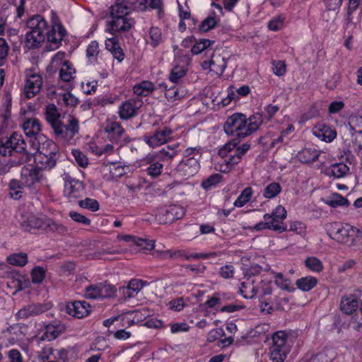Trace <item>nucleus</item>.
Instances as JSON below:
<instances>
[{"mask_svg":"<svg viewBox=\"0 0 362 362\" xmlns=\"http://www.w3.org/2000/svg\"><path fill=\"white\" fill-rule=\"evenodd\" d=\"M22 155L20 163H26L31 160L37 152L51 155H58L59 148L57 144L45 135H40L37 140H29L27 144L22 134L13 132L6 141H0V155L10 156L13 153Z\"/></svg>","mask_w":362,"mask_h":362,"instance_id":"obj_1","label":"nucleus"},{"mask_svg":"<svg viewBox=\"0 0 362 362\" xmlns=\"http://www.w3.org/2000/svg\"><path fill=\"white\" fill-rule=\"evenodd\" d=\"M262 123V117L259 114L247 118L244 114L234 113L227 118L223 129L226 134L242 139L256 132Z\"/></svg>","mask_w":362,"mask_h":362,"instance_id":"obj_2","label":"nucleus"},{"mask_svg":"<svg viewBox=\"0 0 362 362\" xmlns=\"http://www.w3.org/2000/svg\"><path fill=\"white\" fill-rule=\"evenodd\" d=\"M323 228L330 238L347 245H353L356 238L362 236L361 230L348 223L326 222Z\"/></svg>","mask_w":362,"mask_h":362,"instance_id":"obj_3","label":"nucleus"},{"mask_svg":"<svg viewBox=\"0 0 362 362\" xmlns=\"http://www.w3.org/2000/svg\"><path fill=\"white\" fill-rule=\"evenodd\" d=\"M286 216L287 211L286 209L281 205H278L271 214H265L263 216V221L250 227V230L252 232L266 229L280 233L284 232L286 230V226L283 221Z\"/></svg>","mask_w":362,"mask_h":362,"instance_id":"obj_4","label":"nucleus"},{"mask_svg":"<svg viewBox=\"0 0 362 362\" xmlns=\"http://www.w3.org/2000/svg\"><path fill=\"white\" fill-rule=\"evenodd\" d=\"M250 145L243 144L238 146L234 141L228 142L219 150V155L224 158L225 165H221V170L226 172L230 170L235 165L238 163L243 156L250 149Z\"/></svg>","mask_w":362,"mask_h":362,"instance_id":"obj_5","label":"nucleus"},{"mask_svg":"<svg viewBox=\"0 0 362 362\" xmlns=\"http://www.w3.org/2000/svg\"><path fill=\"white\" fill-rule=\"evenodd\" d=\"M291 351L287 342V334L282 331L274 333L269 347L268 356L272 362H284Z\"/></svg>","mask_w":362,"mask_h":362,"instance_id":"obj_6","label":"nucleus"},{"mask_svg":"<svg viewBox=\"0 0 362 362\" xmlns=\"http://www.w3.org/2000/svg\"><path fill=\"white\" fill-rule=\"evenodd\" d=\"M52 131L57 140L71 144L74 141V137L78 134L79 122L76 117L70 116L66 123L61 121Z\"/></svg>","mask_w":362,"mask_h":362,"instance_id":"obj_7","label":"nucleus"},{"mask_svg":"<svg viewBox=\"0 0 362 362\" xmlns=\"http://www.w3.org/2000/svg\"><path fill=\"white\" fill-rule=\"evenodd\" d=\"M42 175L37 168H23L21 173V180L23 185L35 194L38 189V184L42 179Z\"/></svg>","mask_w":362,"mask_h":362,"instance_id":"obj_8","label":"nucleus"},{"mask_svg":"<svg viewBox=\"0 0 362 362\" xmlns=\"http://www.w3.org/2000/svg\"><path fill=\"white\" fill-rule=\"evenodd\" d=\"M143 105L139 98H131L123 101L118 107L117 114L122 120H128L136 117Z\"/></svg>","mask_w":362,"mask_h":362,"instance_id":"obj_9","label":"nucleus"},{"mask_svg":"<svg viewBox=\"0 0 362 362\" xmlns=\"http://www.w3.org/2000/svg\"><path fill=\"white\" fill-rule=\"evenodd\" d=\"M200 168L198 158L195 156H190V154L186 155L177 165L176 168L177 173L184 177L189 178L197 173Z\"/></svg>","mask_w":362,"mask_h":362,"instance_id":"obj_10","label":"nucleus"},{"mask_svg":"<svg viewBox=\"0 0 362 362\" xmlns=\"http://www.w3.org/2000/svg\"><path fill=\"white\" fill-rule=\"evenodd\" d=\"M85 185L83 182L68 177L65 180L64 193L70 202H75L83 197Z\"/></svg>","mask_w":362,"mask_h":362,"instance_id":"obj_11","label":"nucleus"},{"mask_svg":"<svg viewBox=\"0 0 362 362\" xmlns=\"http://www.w3.org/2000/svg\"><path fill=\"white\" fill-rule=\"evenodd\" d=\"M114 292L112 286L100 283L88 286L86 288L85 296L89 299H99L111 297Z\"/></svg>","mask_w":362,"mask_h":362,"instance_id":"obj_12","label":"nucleus"},{"mask_svg":"<svg viewBox=\"0 0 362 362\" xmlns=\"http://www.w3.org/2000/svg\"><path fill=\"white\" fill-rule=\"evenodd\" d=\"M50 306L47 303L30 304L23 307L16 314L17 320H25L31 317L40 315L47 310Z\"/></svg>","mask_w":362,"mask_h":362,"instance_id":"obj_13","label":"nucleus"},{"mask_svg":"<svg viewBox=\"0 0 362 362\" xmlns=\"http://www.w3.org/2000/svg\"><path fill=\"white\" fill-rule=\"evenodd\" d=\"M42 78L37 74H27L24 86V95L27 98H32L37 95L42 87Z\"/></svg>","mask_w":362,"mask_h":362,"instance_id":"obj_14","label":"nucleus"},{"mask_svg":"<svg viewBox=\"0 0 362 362\" xmlns=\"http://www.w3.org/2000/svg\"><path fill=\"white\" fill-rule=\"evenodd\" d=\"M20 223L21 227L25 231H30L33 229L44 228L49 225V223H45L43 218L30 213L22 214Z\"/></svg>","mask_w":362,"mask_h":362,"instance_id":"obj_15","label":"nucleus"},{"mask_svg":"<svg viewBox=\"0 0 362 362\" xmlns=\"http://www.w3.org/2000/svg\"><path fill=\"white\" fill-rule=\"evenodd\" d=\"M104 132L107 139L113 144H119L124 134V129L121 124L115 121H107Z\"/></svg>","mask_w":362,"mask_h":362,"instance_id":"obj_16","label":"nucleus"},{"mask_svg":"<svg viewBox=\"0 0 362 362\" xmlns=\"http://www.w3.org/2000/svg\"><path fill=\"white\" fill-rule=\"evenodd\" d=\"M227 62L225 56L220 54H214L209 61H204L202 67L204 69H209L210 71L216 74H222L226 67Z\"/></svg>","mask_w":362,"mask_h":362,"instance_id":"obj_17","label":"nucleus"},{"mask_svg":"<svg viewBox=\"0 0 362 362\" xmlns=\"http://www.w3.org/2000/svg\"><path fill=\"white\" fill-rule=\"evenodd\" d=\"M90 305L86 301H74L68 303L66 306V313L74 317L83 318L90 313Z\"/></svg>","mask_w":362,"mask_h":362,"instance_id":"obj_18","label":"nucleus"},{"mask_svg":"<svg viewBox=\"0 0 362 362\" xmlns=\"http://www.w3.org/2000/svg\"><path fill=\"white\" fill-rule=\"evenodd\" d=\"M36 166L39 171L41 170H50L56 165L58 155L46 154L43 153L37 152L33 155Z\"/></svg>","mask_w":362,"mask_h":362,"instance_id":"obj_19","label":"nucleus"},{"mask_svg":"<svg viewBox=\"0 0 362 362\" xmlns=\"http://www.w3.org/2000/svg\"><path fill=\"white\" fill-rule=\"evenodd\" d=\"M313 134L320 140L327 143L332 142L337 136V132L330 126L320 123L313 129Z\"/></svg>","mask_w":362,"mask_h":362,"instance_id":"obj_20","label":"nucleus"},{"mask_svg":"<svg viewBox=\"0 0 362 362\" xmlns=\"http://www.w3.org/2000/svg\"><path fill=\"white\" fill-rule=\"evenodd\" d=\"M23 129L26 136L30 138V140H37V137L40 135H43L41 133V124L36 118H30L26 119L22 124Z\"/></svg>","mask_w":362,"mask_h":362,"instance_id":"obj_21","label":"nucleus"},{"mask_svg":"<svg viewBox=\"0 0 362 362\" xmlns=\"http://www.w3.org/2000/svg\"><path fill=\"white\" fill-rule=\"evenodd\" d=\"M258 281H256L255 277H250L243 281L240 284L239 291L240 295L247 299H251L257 296V285Z\"/></svg>","mask_w":362,"mask_h":362,"instance_id":"obj_22","label":"nucleus"},{"mask_svg":"<svg viewBox=\"0 0 362 362\" xmlns=\"http://www.w3.org/2000/svg\"><path fill=\"white\" fill-rule=\"evenodd\" d=\"M112 20L108 22L110 29L115 32L128 31L134 24V21L127 17H113Z\"/></svg>","mask_w":362,"mask_h":362,"instance_id":"obj_23","label":"nucleus"},{"mask_svg":"<svg viewBox=\"0 0 362 362\" xmlns=\"http://www.w3.org/2000/svg\"><path fill=\"white\" fill-rule=\"evenodd\" d=\"M143 287L144 282L141 280L134 279L126 286L121 288L119 291L125 299H129L136 296Z\"/></svg>","mask_w":362,"mask_h":362,"instance_id":"obj_24","label":"nucleus"},{"mask_svg":"<svg viewBox=\"0 0 362 362\" xmlns=\"http://www.w3.org/2000/svg\"><path fill=\"white\" fill-rule=\"evenodd\" d=\"M76 74V71L74 67V65L70 62L69 63H65L59 69V81L68 83L69 88H72L74 85L71 82L75 79Z\"/></svg>","mask_w":362,"mask_h":362,"instance_id":"obj_25","label":"nucleus"},{"mask_svg":"<svg viewBox=\"0 0 362 362\" xmlns=\"http://www.w3.org/2000/svg\"><path fill=\"white\" fill-rule=\"evenodd\" d=\"M185 214L183 206L177 204L169 206L163 215V223H170L175 220L182 218Z\"/></svg>","mask_w":362,"mask_h":362,"instance_id":"obj_26","label":"nucleus"},{"mask_svg":"<svg viewBox=\"0 0 362 362\" xmlns=\"http://www.w3.org/2000/svg\"><path fill=\"white\" fill-rule=\"evenodd\" d=\"M45 117L46 121L53 129L61 122L62 115L55 105L49 104L45 107Z\"/></svg>","mask_w":362,"mask_h":362,"instance_id":"obj_27","label":"nucleus"},{"mask_svg":"<svg viewBox=\"0 0 362 362\" xmlns=\"http://www.w3.org/2000/svg\"><path fill=\"white\" fill-rule=\"evenodd\" d=\"M46 34L48 41L57 45L66 35V31L61 23H54Z\"/></svg>","mask_w":362,"mask_h":362,"instance_id":"obj_28","label":"nucleus"},{"mask_svg":"<svg viewBox=\"0 0 362 362\" xmlns=\"http://www.w3.org/2000/svg\"><path fill=\"white\" fill-rule=\"evenodd\" d=\"M27 27L30 31H36V33L39 31L40 34H45L47 28V23L42 16L35 15L28 19Z\"/></svg>","mask_w":362,"mask_h":362,"instance_id":"obj_29","label":"nucleus"},{"mask_svg":"<svg viewBox=\"0 0 362 362\" xmlns=\"http://www.w3.org/2000/svg\"><path fill=\"white\" fill-rule=\"evenodd\" d=\"M29 31L25 35V47L28 49H33L38 47L44 42L45 35L40 34L39 31Z\"/></svg>","mask_w":362,"mask_h":362,"instance_id":"obj_30","label":"nucleus"},{"mask_svg":"<svg viewBox=\"0 0 362 362\" xmlns=\"http://www.w3.org/2000/svg\"><path fill=\"white\" fill-rule=\"evenodd\" d=\"M358 297L354 294L346 296L341 298V309L346 314H351L358 307Z\"/></svg>","mask_w":362,"mask_h":362,"instance_id":"obj_31","label":"nucleus"},{"mask_svg":"<svg viewBox=\"0 0 362 362\" xmlns=\"http://www.w3.org/2000/svg\"><path fill=\"white\" fill-rule=\"evenodd\" d=\"M320 156L317 150L313 147L304 148L296 154V158L303 163L315 161Z\"/></svg>","mask_w":362,"mask_h":362,"instance_id":"obj_32","label":"nucleus"},{"mask_svg":"<svg viewBox=\"0 0 362 362\" xmlns=\"http://www.w3.org/2000/svg\"><path fill=\"white\" fill-rule=\"evenodd\" d=\"M349 167L344 163H337L331 165L327 168V174L335 178H342L349 173Z\"/></svg>","mask_w":362,"mask_h":362,"instance_id":"obj_33","label":"nucleus"},{"mask_svg":"<svg viewBox=\"0 0 362 362\" xmlns=\"http://www.w3.org/2000/svg\"><path fill=\"white\" fill-rule=\"evenodd\" d=\"M25 187L21 180L12 179L8 184L10 197L14 199H20L24 194Z\"/></svg>","mask_w":362,"mask_h":362,"instance_id":"obj_34","label":"nucleus"},{"mask_svg":"<svg viewBox=\"0 0 362 362\" xmlns=\"http://www.w3.org/2000/svg\"><path fill=\"white\" fill-rule=\"evenodd\" d=\"M130 8L126 1H117L110 7V16L113 17H127Z\"/></svg>","mask_w":362,"mask_h":362,"instance_id":"obj_35","label":"nucleus"},{"mask_svg":"<svg viewBox=\"0 0 362 362\" xmlns=\"http://www.w3.org/2000/svg\"><path fill=\"white\" fill-rule=\"evenodd\" d=\"M346 129L352 136L362 134V117L359 115L351 116L349 118V124L346 125Z\"/></svg>","mask_w":362,"mask_h":362,"instance_id":"obj_36","label":"nucleus"},{"mask_svg":"<svg viewBox=\"0 0 362 362\" xmlns=\"http://www.w3.org/2000/svg\"><path fill=\"white\" fill-rule=\"evenodd\" d=\"M322 201L332 208L349 204L348 200L338 193H333L327 197L322 198Z\"/></svg>","mask_w":362,"mask_h":362,"instance_id":"obj_37","label":"nucleus"},{"mask_svg":"<svg viewBox=\"0 0 362 362\" xmlns=\"http://www.w3.org/2000/svg\"><path fill=\"white\" fill-rule=\"evenodd\" d=\"M155 87L152 82L143 81L134 86L133 91L134 94L139 96H146L153 92Z\"/></svg>","mask_w":362,"mask_h":362,"instance_id":"obj_38","label":"nucleus"},{"mask_svg":"<svg viewBox=\"0 0 362 362\" xmlns=\"http://www.w3.org/2000/svg\"><path fill=\"white\" fill-rule=\"evenodd\" d=\"M99 45L96 41H92L88 45L86 49V57L88 62L91 64H95L98 62L99 57Z\"/></svg>","mask_w":362,"mask_h":362,"instance_id":"obj_39","label":"nucleus"},{"mask_svg":"<svg viewBox=\"0 0 362 362\" xmlns=\"http://www.w3.org/2000/svg\"><path fill=\"white\" fill-rule=\"evenodd\" d=\"M250 92V88L248 86H242L238 88H235L231 86L228 88V98L229 100H236L240 98L247 96Z\"/></svg>","mask_w":362,"mask_h":362,"instance_id":"obj_40","label":"nucleus"},{"mask_svg":"<svg viewBox=\"0 0 362 362\" xmlns=\"http://www.w3.org/2000/svg\"><path fill=\"white\" fill-rule=\"evenodd\" d=\"M317 283V280L314 276L302 277L296 281L297 287L302 291L307 292L313 289Z\"/></svg>","mask_w":362,"mask_h":362,"instance_id":"obj_41","label":"nucleus"},{"mask_svg":"<svg viewBox=\"0 0 362 362\" xmlns=\"http://www.w3.org/2000/svg\"><path fill=\"white\" fill-rule=\"evenodd\" d=\"M24 353L16 348H12L5 351V356L8 362H26V350L23 349Z\"/></svg>","mask_w":362,"mask_h":362,"instance_id":"obj_42","label":"nucleus"},{"mask_svg":"<svg viewBox=\"0 0 362 362\" xmlns=\"http://www.w3.org/2000/svg\"><path fill=\"white\" fill-rule=\"evenodd\" d=\"M256 281H258L257 285V295L259 296H264L272 293V281L267 278L255 277Z\"/></svg>","mask_w":362,"mask_h":362,"instance_id":"obj_43","label":"nucleus"},{"mask_svg":"<svg viewBox=\"0 0 362 362\" xmlns=\"http://www.w3.org/2000/svg\"><path fill=\"white\" fill-rule=\"evenodd\" d=\"M27 327L22 323H15L8 326L3 331L4 334L15 336L16 337H21L25 335Z\"/></svg>","mask_w":362,"mask_h":362,"instance_id":"obj_44","label":"nucleus"},{"mask_svg":"<svg viewBox=\"0 0 362 362\" xmlns=\"http://www.w3.org/2000/svg\"><path fill=\"white\" fill-rule=\"evenodd\" d=\"M214 43V41L205 38L200 39L199 40H196L194 39V42L192 46L191 52L193 54H199L210 47Z\"/></svg>","mask_w":362,"mask_h":362,"instance_id":"obj_45","label":"nucleus"},{"mask_svg":"<svg viewBox=\"0 0 362 362\" xmlns=\"http://www.w3.org/2000/svg\"><path fill=\"white\" fill-rule=\"evenodd\" d=\"M177 153V145H160V160H167L173 158Z\"/></svg>","mask_w":362,"mask_h":362,"instance_id":"obj_46","label":"nucleus"},{"mask_svg":"<svg viewBox=\"0 0 362 362\" xmlns=\"http://www.w3.org/2000/svg\"><path fill=\"white\" fill-rule=\"evenodd\" d=\"M253 194V190L252 187H247L245 188L240 194L238 196L237 199L234 202V206L235 207H243L247 203L250 202Z\"/></svg>","mask_w":362,"mask_h":362,"instance_id":"obj_47","label":"nucleus"},{"mask_svg":"<svg viewBox=\"0 0 362 362\" xmlns=\"http://www.w3.org/2000/svg\"><path fill=\"white\" fill-rule=\"evenodd\" d=\"M7 262L14 266L23 267L28 262V256L24 252L13 253L7 257Z\"/></svg>","mask_w":362,"mask_h":362,"instance_id":"obj_48","label":"nucleus"},{"mask_svg":"<svg viewBox=\"0 0 362 362\" xmlns=\"http://www.w3.org/2000/svg\"><path fill=\"white\" fill-rule=\"evenodd\" d=\"M305 267L313 272L320 273L324 266L322 261L316 257H309L305 260Z\"/></svg>","mask_w":362,"mask_h":362,"instance_id":"obj_49","label":"nucleus"},{"mask_svg":"<svg viewBox=\"0 0 362 362\" xmlns=\"http://www.w3.org/2000/svg\"><path fill=\"white\" fill-rule=\"evenodd\" d=\"M69 61L65 59V53L64 52H58L56 53L51 59L49 68L50 70L55 71L60 69L65 63H69Z\"/></svg>","mask_w":362,"mask_h":362,"instance_id":"obj_50","label":"nucleus"},{"mask_svg":"<svg viewBox=\"0 0 362 362\" xmlns=\"http://www.w3.org/2000/svg\"><path fill=\"white\" fill-rule=\"evenodd\" d=\"M334 357V351L331 349H326L308 358L311 362H330Z\"/></svg>","mask_w":362,"mask_h":362,"instance_id":"obj_51","label":"nucleus"},{"mask_svg":"<svg viewBox=\"0 0 362 362\" xmlns=\"http://www.w3.org/2000/svg\"><path fill=\"white\" fill-rule=\"evenodd\" d=\"M158 7V0H138L135 2L134 8L139 11L147 9H155Z\"/></svg>","mask_w":362,"mask_h":362,"instance_id":"obj_52","label":"nucleus"},{"mask_svg":"<svg viewBox=\"0 0 362 362\" xmlns=\"http://www.w3.org/2000/svg\"><path fill=\"white\" fill-rule=\"evenodd\" d=\"M222 180L221 175L216 173L211 175L202 182V187L205 190H209L216 187Z\"/></svg>","mask_w":362,"mask_h":362,"instance_id":"obj_53","label":"nucleus"},{"mask_svg":"<svg viewBox=\"0 0 362 362\" xmlns=\"http://www.w3.org/2000/svg\"><path fill=\"white\" fill-rule=\"evenodd\" d=\"M56 351L52 346H45L38 351L37 357L42 362H47L54 359Z\"/></svg>","mask_w":362,"mask_h":362,"instance_id":"obj_54","label":"nucleus"},{"mask_svg":"<svg viewBox=\"0 0 362 362\" xmlns=\"http://www.w3.org/2000/svg\"><path fill=\"white\" fill-rule=\"evenodd\" d=\"M281 192V187L277 182L269 184L264 189L263 196L267 199L276 197Z\"/></svg>","mask_w":362,"mask_h":362,"instance_id":"obj_55","label":"nucleus"},{"mask_svg":"<svg viewBox=\"0 0 362 362\" xmlns=\"http://www.w3.org/2000/svg\"><path fill=\"white\" fill-rule=\"evenodd\" d=\"M186 72L187 69L185 65H175L170 74V80L177 83L186 74Z\"/></svg>","mask_w":362,"mask_h":362,"instance_id":"obj_56","label":"nucleus"},{"mask_svg":"<svg viewBox=\"0 0 362 362\" xmlns=\"http://www.w3.org/2000/svg\"><path fill=\"white\" fill-rule=\"evenodd\" d=\"M275 283L281 289L291 291L293 288L291 286V281L284 277L282 274L277 273L274 275Z\"/></svg>","mask_w":362,"mask_h":362,"instance_id":"obj_57","label":"nucleus"},{"mask_svg":"<svg viewBox=\"0 0 362 362\" xmlns=\"http://www.w3.org/2000/svg\"><path fill=\"white\" fill-rule=\"evenodd\" d=\"M218 19L214 16H210L205 18L199 25L198 29L201 32H208L213 29L217 24Z\"/></svg>","mask_w":362,"mask_h":362,"instance_id":"obj_58","label":"nucleus"},{"mask_svg":"<svg viewBox=\"0 0 362 362\" xmlns=\"http://www.w3.org/2000/svg\"><path fill=\"white\" fill-rule=\"evenodd\" d=\"M46 270L42 267H35L31 272L32 282L35 284L42 283L45 278Z\"/></svg>","mask_w":362,"mask_h":362,"instance_id":"obj_59","label":"nucleus"},{"mask_svg":"<svg viewBox=\"0 0 362 362\" xmlns=\"http://www.w3.org/2000/svg\"><path fill=\"white\" fill-rule=\"evenodd\" d=\"M187 300L183 298H177L170 300L167 303L169 309L173 311L180 312L187 305Z\"/></svg>","mask_w":362,"mask_h":362,"instance_id":"obj_60","label":"nucleus"},{"mask_svg":"<svg viewBox=\"0 0 362 362\" xmlns=\"http://www.w3.org/2000/svg\"><path fill=\"white\" fill-rule=\"evenodd\" d=\"M78 205L83 209L90 210L95 212L99 209V203L96 199L86 198L85 199L80 200Z\"/></svg>","mask_w":362,"mask_h":362,"instance_id":"obj_61","label":"nucleus"},{"mask_svg":"<svg viewBox=\"0 0 362 362\" xmlns=\"http://www.w3.org/2000/svg\"><path fill=\"white\" fill-rule=\"evenodd\" d=\"M59 332L57 327L53 325H47L45 327V332L42 339L51 341L56 339L59 336Z\"/></svg>","mask_w":362,"mask_h":362,"instance_id":"obj_62","label":"nucleus"},{"mask_svg":"<svg viewBox=\"0 0 362 362\" xmlns=\"http://www.w3.org/2000/svg\"><path fill=\"white\" fill-rule=\"evenodd\" d=\"M306 225L301 221H292L289 225V230L298 235L305 236L306 234Z\"/></svg>","mask_w":362,"mask_h":362,"instance_id":"obj_63","label":"nucleus"},{"mask_svg":"<svg viewBox=\"0 0 362 362\" xmlns=\"http://www.w3.org/2000/svg\"><path fill=\"white\" fill-rule=\"evenodd\" d=\"M284 26V18L282 16H276L273 18L268 23V28L272 31H279Z\"/></svg>","mask_w":362,"mask_h":362,"instance_id":"obj_64","label":"nucleus"}]
</instances>
